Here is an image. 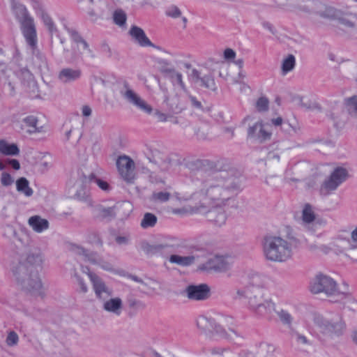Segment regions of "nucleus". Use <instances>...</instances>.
Wrapping results in <instances>:
<instances>
[{"label":"nucleus","mask_w":357,"mask_h":357,"mask_svg":"<svg viewBox=\"0 0 357 357\" xmlns=\"http://www.w3.org/2000/svg\"><path fill=\"white\" fill-rule=\"evenodd\" d=\"M241 178L227 172H220L202 179L197 192L217 207L234 204L240 191Z\"/></svg>","instance_id":"1"},{"label":"nucleus","mask_w":357,"mask_h":357,"mask_svg":"<svg viewBox=\"0 0 357 357\" xmlns=\"http://www.w3.org/2000/svg\"><path fill=\"white\" fill-rule=\"evenodd\" d=\"M43 261L42 255L31 254L25 261L13 264L11 268L17 283L23 289L36 296H45V289L39 275Z\"/></svg>","instance_id":"2"},{"label":"nucleus","mask_w":357,"mask_h":357,"mask_svg":"<svg viewBox=\"0 0 357 357\" xmlns=\"http://www.w3.org/2000/svg\"><path fill=\"white\" fill-rule=\"evenodd\" d=\"M275 6L288 12L316 14L325 19H335L338 11L317 0H273Z\"/></svg>","instance_id":"3"},{"label":"nucleus","mask_w":357,"mask_h":357,"mask_svg":"<svg viewBox=\"0 0 357 357\" xmlns=\"http://www.w3.org/2000/svg\"><path fill=\"white\" fill-rule=\"evenodd\" d=\"M262 245L264 255L268 261L284 263L292 258L291 243L281 236L266 235L263 238Z\"/></svg>","instance_id":"4"},{"label":"nucleus","mask_w":357,"mask_h":357,"mask_svg":"<svg viewBox=\"0 0 357 357\" xmlns=\"http://www.w3.org/2000/svg\"><path fill=\"white\" fill-rule=\"evenodd\" d=\"M314 324L319 333L326 340L342 336L347 331V324L340 312H330L326 316H317Z\"/></svg>","instance_id":"5"},{"label":"nucleus","mask_w":357,"mask_h":357,"mask_svg":"<svg viewBox=\"0 0 357 357\" xmlns=\"http://www.w3.org/2000/svg\"><path fill=\"white\" fill-rule=\"evenodd\" d=\"M310 289L313 294L324 293L328 296L336 298L333 302L351 298L349 293L337 289V283L333 278L321 273L312 280Z\"/></svg>","instance_id":"6"},{"label":"nucleus","mask_w":357,"mask_h":357,"mask_svg":"<svg viewBox=\"0 0 357 357\" xmlns=\"http://www.w3.org/2000/svg\"><path fill=\"white\" fill-rule=\"evenodd\" d=\"M12 10L20 24V28L24 38H31V35L34 36L36 30L34 21L29 15L26 8L22 3H17L11 6ZM31 40V38H29Z\"/></svg>","instance_id":"7"},{"label":"nucleus","mask_w":357,"mask_h":357,"mask_svg":"<svg viewBox=\"0 0 357 357\" xmlns=\"http://www.w3.org/2000/svg\"><path fill=\"white\" fill-rule=\"evenodd\" d=\"M119 93L121 96L129 104L146 114H151L152 112V107L132 89V86L127 81L123 82Z\"/></svg>","instance_id":"8"},{"label":"nucleus","mask_w":357,"mask_h":357,"mask_svg":"<svg viewBox=\"0 0 357 357\" xmlns=\"http://www.w3.org/2000/svg\"><path fill=\"white\" fill-rule=\"evenodd\" d=\"M197 327L204 332H215L222 337L234 340V337L237 336L235 331L229 328L227 331L222 325L217 324L211 318H208L205 316H199L197 319Z\"/></svg>","instance_id":"9"},{"label":"nucleus","mask_w":357,"mask_h":357,"mask_svg":"<svg viewBox=\"0 0 357 357\" xmlns=\"http://www.w3.org/2000/svg\"><path fill=\"white\" fill-rule=\"evenodd\" d=\"M272 131L271 126L262 121L250 124L247 129V138L252 142L262 144L271 139Z\"/></svg>","instance_id":"10"},{"label":"nucleus","mask_w":357,"mask_h":357,"mask_svg":"<svg viewBox=\"0 0 357 357\" xmlns=\"http://www.w3.org/2000/svg\"><path fill=\"white\" fill-rule=\"evenodd\" d=\"M348 172L343 167H337L331 173V176L323 183L321 192L324 195H328L332 191L335 190L337 187L347 180Z\"/></svg>","instance_id":"11"},{"label":"nucleus","mask_w":357,"mask_h":357,"mask_svg":"<svg viewBox=\"0 0 357 357\" xmlns=\"http://www.w3.org/2000/svg\"><path fill=\"white\" fill-rule=\"evenodd\" d=\"M24 38L30 50L31 51L32 63L33 66L40 72L47 70L48 64L47 59L45 54L37 47V34L34 33V36L31 35V40H29V38L28 36Z\"/></svg>","instance_id":"12"},{"label":"nucleus","mask_w":357,"mask_h":357,"mask_svg":"<svg viewBox=\"0 0 357 357\" xmlns=\"http://www.w3.org/2000/svg\"><path fill=\"white\" fill-rule=\"evenodd\" d=\"M88 276L92 284L96 298L100 302L113 296V290L96 274L89 272Z\"/></svg>","instance_id":"13"},{"label":"nucleus","mask_w":357,"mask_h":357,"mask_svg":"<svg viewBox=\"0 0 357 357\" xmlns=\"http://www.w3.org/2000/svg\"><path fill=\"white\" fill-rule=\"evenodd\" d=\"M118 171L124 181L132 183L135 178V162L127 155H121L116 161Z\"/></svg>","instance_id":"14"},{"label":"nucleus","mask_w":357,"mask_h":357,"mask_svg":"<svg viewBox=\"0 0 357 357\" xmlns=\"http://www.w3.org/2000/svg\"><path fill=\"white\" fill-rule=\"evenodd\" d=\"M301 224L307 230L316 232L321 226V221L317 218L314 208L310 204L303 206L301 215Z\"/></svg>","instance_id":"15"},{"label":"nucleus","mask_w":357,"mask_h":357,"mask_svg":"<svg viewBox=\"0 0 357 357\" xmlns=\"http://www.w3.org/2000/svg\"><path fill=\"white\" fill-rule=\"evenodd\" d=\"M289 335L292 346L298 351L307 352L313 347L314 342L310 335H304L295 329L290 331Z\"/></svg>","instance_id":"16"},{"label":"nucleus","mask_w":357,"mask_h":357,"mask_svg":"<svg viewBox=\"0 0 357 357\" xmlns=\"http://www.w3.org/2000/svg\"><path fill=\"white\" fill-rule=\"evenodd\" d=\"M185 296L191 301H205L210 297V288L206 284L188 285L185 291Z\"/></svg>","instance_id":"17"},{"label":"nucleus","mask_w":357,"mask_h":357,"mask_svg":"<svg viewBox=\"0 0 357 357\" xmlns=\"http://www.w3.org/2000/svg\"><path fill=\"white\" fill-rule=\"evenodd\" d=\"M189 77L195 83H200L201 86L213 91L217 90L213 76L211 73L206 74L203 70H198L194 68L189 75Z\"/></svg>","instance_id":"18"},{"label":"nucleus","mask_w":357,"mask_h":357,"mask_svg":"<svg viewBox=\"0 0 357 357\" xmlns=\"http://www.w3.org/2000/svg\"><path fill=\"white\" fill-rule=\"evenodd\" d=\"M82 75V73L80 69L66 67L58 72L57 79L63 84H69L78 81Z\"/></svg>","instance_id":"19"},{"label":"nucleus","mask_w":357,"mask_h":357,"mask_svg":"<svg viewBox=\"0 0 357 357\" xmlns=\"http://www.w3.org/2000/svg\"><path fill=\"white\" fill-rule=\"evenodd\" d=\"M259 280H260L259 276L253 278L252 287V293H250L248 297L249 307L252 311L264 300L263 294L259 289V287H262L264 284L258 282Z\"/></svg>","instance_id":"20"},{"label":"nucleus","mask_w":357,"mask_h":357,"mask_svg":"<svg viewBox=\"0 0 357 357\" xmlns=\"http://www.w3.org/2000/svg\"><path fill=\"white\" fill-rule=\"evenodd\" d=\"M229 264L225 259L221 256H215L209 259L206 262L200 266L203 271H215L223 272L229 268Z\"/></svg>","instance_id":"21"},{"label":"nucleus","mask_w":357,"mask_h":357,"mask_svg":"<svg viewBox=\"0 0 357 357\" xmlns=\"http://www.w3.org/2000/svg\"><path fill=\"white\" fill-rule=\"evenodd\" d=\"M101 303L102 310L107 312L115 316H120L121 314L123 304L121 298L111 296L102 301Z\"/></svg>","instance_id":"22"},{"label":"nucleus","mask_w":357,"mask_h":357,"mask_svg":"<svg viewBox=\"0 0 357 357\" xmlns=\"http://www.w3.org/2000/svg\"><path fill=\"white\" fill-rule=\"evenodd\" d=\"M128 33L132 40L139 46L156 47L149 39L142 28L133 25L131 26Z\"/></svg>","instance_id":"23"},{"label":"nucleus","mask_w":357,"mask_h":357,"mask_svg":"<svg viewBox=\"0 0 357 357\" xmlns=\"http://www.w3.org/2000/svg\"><path fill=\"white\" fill-rule=\"evenodd\" d=\"M17 77L21 79L22 84L30 92H35L37 89V83L33 74L26 68L20 69L17 73Z\"/></svg>","instance_id":"24"},{"label":"nucleus","mask_w":357,"mask_h":357,"mask_svg":"<svg viewBox=\"0 0 357 357\" xmlns=\"http://www.w3.org/2000/svg\"><path fill=\"white\" fill-rule=\"evenodd\" d=\"M71 250L75 254L81 256L83 260L86 262L97 265L98 264H100L102 261V258H100L97 253L90 252L77 245H73Z\"/></svg>","instance_id":"25"},{"label":"nucleus","mask_w":357,"mask_h":357,"mask_svg":"<svg viewBox=\"0 0 357 357\" xmlns=\"http://www.w3.org/2000/svg\"><path fill=\"white\" fill-rule=\"evenodd\" d=\"M93 217L99 220H111L116 217V212L112 207H104L102 205H96L92 209Z\"/></svg>","instance_id":"26"},{"label":"nucleus","mask_w":357,"mask_h":357,"mask_svg":"<svg viewBox=\"0 0 357 357\" xmlns=\"http://www.w3.org/2000/svg\"><path fill=\"white\" fill-rule=\"evenodd\" d=\"M207 220L214 225L221 227L225 225L227 216L222 209L214 208L209 210L206 214Z\"/></svg>","instance_id":"27"},{"label":"nucleus","mask_w":357,"mask_h":357,"mask_svg":"<svg viewBox=\"0 0 357 357\" xmlns=\"http://www.w3.org/2000/svg\"><path fill=\"white\" fill-rule=\"evenodd\" d=\"M151 162L156 165L162 172L167 171L170 167L171 160L169 158L159 151H155L152 157L149 158Z\"/></svg>","instance_id":"28"},{"label":"nucleus","mask_w":357,"mask_h":357,"mask_svg":"<svg viewBox=\"0 0 357 357\" xmlns=\"http://www.w3.org/2000/svg\"><path fill=\"white\" fill-rule=\"evenodd\" d=\"M275 311V304L271 299H264L253 312L257 315L265 317Z\"/></svg>","instance_id":"29"},{"label":"nucleus","mask_w":357,"mask_h":357,"mask_svg":"<svg viewBox=\"0 0 357 357\" xmlns=\"http://www.w3.org/2000/svg\"><path fill=\"white\" fill-rule=\"evenodd\" d=\"M0 153L7 156H15L20 153L17 144H10L5 139H0Z\"/></svg>","instance_id":"30"},{"label":"nucleus","mask_w":357,"mask_h":357,"mask_svg":"<svg viewBox=\"0 0 357 357\" xmlns=\"http://www.w3.org/2000/svg\"><path fill=\"white\" fill-rule=\"evenodd\" d=\"M29 224L32 229L38 233L42 232L49 227L48 221L38 215L31 217L29 219Z\"/></svg>","instance_id":"31"},{"label":"nucleus","mask_w":357,"mask_h":357,"mask_svg":"<svg viewBox=\"0 0 357 357\" xmlns=\"http://www.w3.org/2000/svg\"><path fill=\"white\" fill-rule=\"evenodd\" d=\"M168 248L167 244H154L151 245L147 242H142L141 248L147 255H153L162 252L165 249Z\"/></svg>","instance_id":"32"},{"label":"nucleus","mask_w":357,"mask_h":357,"mask_svg":"<svg viewBox=\"0 0 357 357\" xmlns=\"http://www.w3.org/2000/svg\"><path fill=\"white\" fill-rule=\"evenodd\" d=\"M195 257L192 255L190 256H180L178 255H172L169 257V261L172 264H176L182 266H188L195 262Z\"/></svg>","instance_id":"33"},{"label":"nucleus","mask_w":357,"mask_h":357,"mask_svg":"<svg viewBox=\"0 0 357 357\" xmlns=\"http://www.w3.org/2000/svg\"><path fill=\"white\" fill-rule=\"evenodd\" d=\"M16 188L19 192L26 197H31L33 195V191L29 187V182L24 177H20L16 181Z\"/></svg>","instance_id":"34"},{"label":"nucleus","mask_w":357,"mask_h":357,"mask_svg":"<svg viewBox=\"0 0 357 357\" xmlns=\"http://www.w3.org/2000/svg\"><path fill=\"white\" fill-rule=\"evenodd\" d=\"M337 18L339 24L344 27H357V16L354 14H346Z\"/></svg>","instance_id":"35"},{"label":"nucleus","mask_w":357,"mask_h":357,"mask_svg":"<svg viewBox=\"0 0 357 357\" xmlns=\"http://www.w3.org/2000/svg\"><path fill=\"white\" fill-rule=\"evenodd\" d=\"M113 208L116 212V215L126 217L132 211V205L129 202H122L115 204Z\"/></svg>","instance_id":"36"},{"label":"nucleus","mask_w":357,"mask_h":357,"mask_svg":"<svg viewBox=\"0 0 357 357\" xmlns=\"http://www.w3.org/2000/svg\"><path fill=\"white\" fill-rule=\"evenodd\" d=\"M296 66V59L293 54H288L283 59L281 65L282 75H286L291 71Z\"/></svg>","instance_id":"37"},{"label":"nucleus","mask_w":357,"mask_h":357,"mask_svg":"<svg viewBox=\"0 0 357 357\" xmlns=\"http://www.w3.org/2000/svg\"><path fill=\"white\" fill-rule=\"evenodd\" d=\"M157 217L151 213H146L141 220L140 225L143 229L153 227L157 223Z\"/></svg>","instance_id":"38"},{"label":"nucleus","mask_w":357,"mask_h":357,"mask_svg":"<svg viewBox=\"0 0 357 357\" xmlns=\"http://www.w3.org/2000/svg\"><path fill=\"white\" fill-rule=\"evenodd\" d=\"M88 180L91 183H96L103 191L108 192L111 190V187L107 181L98 178L94 174H90Z\"/></svg>","instance_id":"39"},{"label":"nucleus","mask_w":357,"mask_h":357,"mask_svg":"<svg viewBox=\"0 0 357 357\" xmlns=\"http://www.w3.org/2000/svg\"><path fill=\"white\" fill-rule=\"evenodd\" d=\"M276 314L283 325H285L289 328L291 327L293 322V317L289 312L282 309L279 311H276Z\"/></svg>","instance_id":"40"},{"label":"nucleus","mask_w":357,"mask_h":357,"mask_svg":"<svg viewBox=\"0 0 357 357\" xmlns=\"http://www.w3.org/2000/svg\"><path fill=\"white\" fill-rule=\"evenodd\" d=\"M168 75L174 84L178 85L183 90L185 89V85L183 81V75L181 73L176 71L175 68H173L172 71H171Z\"/></svg>","instance_id":"41"},{"label":"nucleus","mask_w":357,"mask_h":357,"mask_svg":"<svg viewBox=\"0 0 357 357\" xmlns=\"http://www.w3.org/2000/svg\"><path fill=\"white\" fill-rule=\"evenodd\" d=\"M126 13L121 9H117L113 13L114 22L119 26H123L126 24Z\"/></svg>","instance_id":"42"},{"label":"nucleus","mask_w":357,"mask_h":357,"mask_svg":"<svg viewBox=\"0 0 357 357\" xmlns=\"http://www.w3.org/2000/svg\"><path fill=\"white\" fill-rule=\"evenodd\" d=\"M24 123L29 128L28 132L30 133L36 132L38 131L37 123L38 119L33 116H29L24 119Z\"/></svg>","instance_id":"43"},{"label":"nucleus","mask_w":357,"mask_h":357,"mask_svg":"<svg viewBox=\"0 0 357 357\" xmlns=\"http://www.w3.org/2000/svg\"><path fill=\"white\" fill-rule=\"evenodd\" d=\"M348 111L357 116V96L347 98L344 100Z\"/></svg>","instance_id":"44"},{"label":"nucleus","mask_w":357,"mask_h":357,"mask_svg":"<svg viewBox=\"0 0 357 357\" xmlns=\"http://www.w3.org/2000/svg\"><path fill=\"white\" fill-rule=\"evenodd\" d=\"M157 63L158 64L160 72L166 75H168L172 71V69L174 68L169 61L163 59H159L157 61Z\"/></svg>","instance_id":"45"},{"label":"nucleus","mask_w":357,"mask_h":357,"mask_svg":"<svg viewBox=\"0 0 357 357\" xmlns=\"http://www.w3.org/2000/svg\"><path fill=\"white\" fill-rule=\"evenodd\" d=\"M256 109L259 112H266L269 107V101L267 98L260 97L256 102Z\"/></svg>","instance_id":"46"},{"label":"nucleus","mask_w":357,"mask_h":357,"mask_svg":"<svg viewBox=\"0 0 357 357\" xmlns=\"http://www.w3.org/2000/svg\"><path fill=\"white\" fill-rule=\"evenodd\" d=\"M167 16L176 19L182 16L181 10L176 6H169L165 11Z\"/></svg>","instance_id":"47"},{"label":"nucleus","mask_w":357,"mask_h":357,"mask_svg":"<svg viewBox=\"0 0 357 357\" xmlns=\"http://www.w3.org/2000/svg\"><path fill=\"white\" fill-rule=\"evenodd\" d=\"M19 342V336L18 335L13 331H10L8 333L7 337L6 339V343L9 347H14Z\"/></svg>","instance_id":"48"},{"label":"nucleus","mask_w":357,"mask_h":357,"mask_svg":"<svg viewBox=\"0 0 357 357\" xmlns=\"http://www.w3.org/2000/svg\"><path fill=\"white\" fill-rule=\"evenodd\" d=\"M171 197L169 192H153L152 195V199L154 201L160 202H167Z\"/></svg>","instance_id":"49"},{"label":"nucleus","mask_w":357,"mask_h":357,"mask_svg":"<svg viewBox=\"0 0 357 357\" xmlns=\"http://www.w3.org/2000/svg\"><path fill=\"white\" fill-rule=\"evenodd\" d=\"M14 183L13 178L10 174L7 172H3L1 175V183L3 186L8 187Z\"/></svg>","instance_id":"50"},{"label":"nucleus","mask_w":357,"mask_h":357,"mask_svg":"<svg viewBox=\"0 0 357 357\" xmlns=\"http://www.w3.org/2000/svg\"><path fill=\"white\" fill-rule=\"evenodd\" d=\"M74 277L79 287V292L83 294L86 293L88 291V287L84 280L77 273H75Z\"/></svg>","instance_id":"51"},{"label":"nucleus","mask_w":357,"mask_h":357,"mask_svg":"<svg viewBox=\"0 0 357 357\" xmlns=\"http://www.w3.org/2000/svg\"><path fill=\"white\" fill-rule=\"evenodd\" d=\"M52 162L50 158L42 160L38 165V169L42 173L47 172L50 168Z\"/></svg>","instance_id":"52"},{"label":"nucleus","mask_w":357,"mask_h":357,"mask_svg":"<svg viewBox=\"0 0 357 357\" xmlns=\"http://www.w3.org/2000/svg\"><path fill=\"white\" fill-rule=\"evenodd\" d=\"M3 76L0 77V81L3 84H8V85L10 87V90H14V86H13L11 82L9 80L10 74L11 72L10 70H7L6 72H3Z\"/></svg>","instance_id":"53"},{"label":"nucleus","mask_w":357,"mask_h":357,"mask_svg":"<svg viewBox=\"0 0 357 357\" xmlns=\"http://www.w3.org/2000/svg\"><path fill=\"white\" fill-rule=\"evenodd\" d=\"M88 190L86 188L81 187L79 190H77L75 194V197L79 200H84L88 196Z\"/></svg>","instance_id":"54"},{"label":"nucleus","mask_w":357,"mask_h":357,"mask_svg":"<svg viewBox=\"0 0 357 357\" xmlns=\"http://www.w3.org/2000/svg\"><path fill=\"white\" fill-rule=\"evenodd\" d=\"M38 14L40 15V16L45 26L52 22V18L44 10L43 8H40Z\"/></svg>","instance_id":"55"},{"label":"nucleus","mask_w":357,"mask_h":357,"mask_svg":"<svg viewBox=\"0 0 357 357\" xmlns=\"http://www.w3.org/2000/svg\"><path fill=\"white\" fill-rule=\"evenodd\" d=\"M189 100L190 101V103L193 107H195L197 109L203 111V105L200 100H197V98L192 96H189Z\"/></svg>","instance_id":"56"},{"label":"nucleus","mask_w":357,"mask_h":357,"mask_svg":"<svg viewBox=\"0 0 357 357\" xmlns=\"http://www.w3.org/2000/svg\"><path fill=\"white\" fill-rule=\"evenodd\" d=\"M252 293V287H247L243 289H238L236 291L238 298H241L243 297H246L248 298V296Z\"/></svg>","instance_id":"57"},{"label":"nucleus","mask_w":357,"mask_h":357,"mask_svg":"<svg viewBox=\"0 0 357 357\" xmlns=\"http://www.w3.org/2000/svg\"><path fill=\"white\" fill-rule=\"evenodd\" d=\"M72 39L77 43H81L83 38L79 35V33L75 30L68 31Z\"/></svg>","instance_id":"58"},{"label":"nucleus","mask_w":357,"mask_h":357,"mask_svg":"<svg viewBox=\"0 0 357 357\" xmlns=\"http://www.w3.org/2000/svg\"><path fill=\"white\" fill-rule=\"evenodd\" d=\"M236 56V52L230 48H227L224 52V57L226 59H234Z\"/></svg>","instance_id":"59"},{"label":"nucleus","mask_w":357,"mask_h":357,"mask_svg":"<svg viewBox=\"0 0 357 357\" xmlns=\"http://www.w3.org/2000/svg\"><path fill=\"white\" fill-rule=\"evenodd\" d=\"M6 162L11 165V167L15 170H18L20 168V164L16 159H7Z\"/></svg>","instance_id":"60"},{"label":"nucleus","mask_w":357,"mask_h":357,"mask_svg":"<svg viewBox=\"0 0 357 357\" xmlns=\"http://www.w3.org/2000/svg\"><path fill=\"white\" fill-rule=\"evenodd\" d=\"M97 265H99L102 269H104L105 271H113L112 265L111 264H109V262L105 261L102 259V261L100 262V264H98Z\"/></svg>","instance_id":"61"},{"label":"nucleus","mask_w":357,"mask_h":357,"mask_svg":"<svg viewBox=\"0 0 357 357\" xmlns=\"http://www.w3.org/2000/svg\"><path fill=\"white\" fill-rule=\"evenodd\" d=\"M116 242L119 245H126L129 242V238L128 236H117L116 237Z\"/></svg>","instance_id":"62"},{"label":"nucleus","mask_w":357,"mask_h":357,"mask_svg":"<svg viewBox=\"0 0 357 357\" xmlns=\"http://www.w3.org/2000/svg\"><path fill=\"white\" fill-rule=\"evenodd\" d=\"M282 128L285 132H290L291 130H293L294 132H297L296 129L295 128H294L293 126H291V125L290 123H289L288 122H284V123L282 124Z\"/></svg>","instance_id":"63"},{"label":"nucleus","mask_w":357,"mask_h":357,"mask_svg":"<svg viewBox=\"0 0 357 357\" xmlns=\"http://www.w3.org/2000/svg\"><path fill=\"white\" fill-rule=\"evenodd\" d=\"M82 115L86 117H89L91 115L92 109L88 105H84L82 108Z\"/></svg>","instance_id":"64"}]
</instances>
